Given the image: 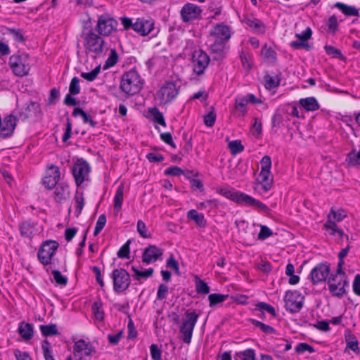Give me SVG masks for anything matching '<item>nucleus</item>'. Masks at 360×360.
Returning <instances> with one entry per match:
<instances>
[{"label": "nucleus", "mask_w": 360, "mask_h": 360, "mask_svg": "<svg viewBox=\"0 0 360 360\" xmlns=\"http://www.w3.org/2000/svg\"><path fill=\"white\" fill-rule=\"evenodd\" d=\"M59 243L54 240L44 241L38 250L37 258L44 266L51 264L52 259L58 249Z\"/></svg>", "instance_id": "obj_8"}, {"label": "nucleus", "mask_w": 360, "mask_h": 360, "mask_svg": "<svg viewBox=\"0 0 360 360\" xmlns=\"http://www.w3.org/2000/svg\"><path fill=\"white\" fill-rule=\"evenodd\" d=\"M281 72H278L274 76H271L270 75H265L264 77V86L266 89L271 90L278 87L281 83Z\"/></svg>", "instance_id": "obj_26"}, {"label": "nucleus", "mask_w": 360, "mask_h": 360, "mask_svg": "<svg viewBox=\"0 0 360 360\" xmlns=\"http://www.w3.org/2000/svg\"><path fill=\"white\" fill-rule=\"evenodd\" d=\"M163 255V250L156 245H149L142 255V262L146 264L155 262Z\"/></svg>", "instance_id": "obj_19"}, {"label": "nucleus", "mask_w": 360, "mask_h": 360, "mask_svg": "<svg viewBox=\"0 0 360 360\" xmlns=\"http://www.w3.org/2000/svg\"><path fill=\"white\" fill-rule=\"evenodd\" d=\"M18 118L12 114L6 115L4 120L1 119L0 137L6 139L13 135L17 124Z\"/></svg>", "instance_id": "obj_15"}, {"label": "nucleus", "mask_w": 360, "mask_h": 360, "mask_svg": "<svg viewBox=\"0 0 360 360\" xmlns=\"http://www.w3.org/2000/svg\"><path fill=\"white\" fill-rule=\"evenodd\" d=\"M346 161L350 167L360 166V151L352 150L347 157Z\"/></svg>", "instance_id": "obj_38"}, {"label": "nucleus", "mask_w": 360, "mask_h": 360, "mask_svg": "<svg viewBox=\"0 0 360 360\" xmlns=\"http://www.w3.org/2000/svg\"><path fill=\"white\" fill-rule=\"evenodd\" d=\"M117 22L113 18L101 15L98 18L96 31L101 36H108L116 29Z\"/></svg>", "instance_id": "obj_14"}, {"label": "nucleus", "mask_w": 360, "mask_h": 360, "mask_svg": "<svg viewBox=\"0 0 360 360\" xmlns=\"http://www.w3.org/2000/svg\"><path fill=\"white\" fill-rule=\"evenodd\" d=\"M179 88L173 81L165 82L155 94V100L160 105L171 103L179 94Z\"/></svg>", "instance_id": "obj_7"}, {"label": "nucleus", "mask_w": 360, "mask_h": 360, "mask_svg": "<svg viewBox=\"0 0 360 360\" xmlns=\"http://www.w3.org/2000/svg\"><path fill=\"white\" fill-rule=\"evenodd\" d=\"M111 277L113 281V289L117 293L125 291L129 286L131 278L129 274L124 269H115Z\"/></svg>", "instance_id": "obj_9"}, {"label": "nucleus", "mask_w": 360, "mask_h": 360, "mask_svg": "<svg viewBox=\"0 0 360 360\" xmlns=\"http://www.w3.org/2000/svg\"><path fill=\"white\" fill-rule=\"evenodd\" d=\"M41 349L45 360H55L52 355L50 342L47 340H43L41 343Z\"/></svg>", "instance_id": "obj_48"}, {"label": "nucleus", "mask_w": 360, "mask_h": 360, "mask_svg": "<svg viewBox=\"0 0 360 360\" xmlns=\"http://www.w3.org/2000/svg\"><path fill=\"white\" fill-rule=\"evenodd\" d=\"M29 55L22 53L10 56L8 65L13 73L18 77H24L29 74L30 67L28 63Z\"/></svg>", "instance_id": "obj_6"}, {"label": "nucleus", "mask_w": 360, "mask_h": 360, "mask_svg": "<svg viewBox=\"0 0 360 360\" xmlns=\"http://www.w3.org/2000/svg\"><path fill=\"white\" fill-rule=\"evenodd\" d=\"M164 174L166 176L172 177H180L184 176V178L188 180H195L194 178L198 176V172L193 170H183L177 166H172L167 168L164 171Z\"/></svg>", "instance_id": "obj_20"}, {"label": "nucleus", "mask_w": 360, "mask_h": 360, "mask_svg": "<svg viewBox=\"0 0 360 360\" xmlns=\"http://www.w3.org/2000/svg\"><path fill=\"white\" fill-rule=\"evenodd\" d=\"M102 302L99 300L94 302L91 307L96 319L101 321L104 319V311L102 309Z\"/></svg>", "instance_id": "obj_39"}, {"label": "nucleus", "mask_w": 360, "mask_h": 360, "mask_svg": "<svg viewBox=\"0 0 360 360\" xmlns=\"http://www.w3.org/2000/svg\"><path fill=\"white\" fill-rule=\"evenodd\" d=\"M248 104V98L245 96H238L235 100V108L242 112L246 113V105Z\"/></svg>", "instance_id": "obj_43"}, {"label": "nucleus", "mask_w": 360, "mask_h": 360, "mask_svg": "<svg viewBox=\"0 0 360 360\" xmlns=\"http://www.w3.org/2000/svg\"><path fill=\"white\" fill-rule=\"evenodd\" d=\"M323 228L326 230H330V235L332 236H335V233L339 229L335 221H333L330 218V215H328V219L323 225Z\"/></svg>", "instance_id": "obj_58"}, {"label": "nucleus", "mask_w": 360, "mask_h": 360, "mask_svg": "<svg viewBox=\"0 0 360 360\" xmlns=\"http://www.w3.org/2000/svg\"><path fill=\"white\" fill-rule=\"evenodd\" d=\"M80 92L79 79L74 77L70 84L69 93L72 95H77Z\"/></svg>", "instance_id": "obj_54"}, {"label": "nucleus", "mask_w": 360, "mask_h": 360, "mask_svg": "<svg viewBox=\"0 0 360 360\" xmlns=\"http://www.w3.org/2000/svg\"><path fill=\"white\" fill-rule=\"evenodd\" d=\"M101 71V66L98 65L92 71L90 72H82L81 77L84 79H86L89 82H92L96 79L98 75Z\"/></svg>", "instance_id": "obj_53"}, {"label": "nucleus", "mask_w": 360, "mask_h": 360, "mask_svg": "<svg viewBox=\"0 0 360 360\" xmlns=\"http://www.w3.org/2000/svg\"><path fill=\"white\" fill-rule=\"evenodd\" d=\"M8 33L13 36V39L15 41L18 43H24L25 38L22 33V31L20 29L15 28H8Z\"/></svg>", "instance_id": "obj_50"}, {"label": "nucleus", "mask_w": 360, "mask_h": 360, "mask_svg": "<svg viewBox=\"0 0 360 360\" xmlns=\"http://www.w3.org/2000/svg\"><path fill=\"white\" fill-rule=\"evenodd\" d=\"M131 270L134 272V274L132 275L133 278L138 281L139 283H141V281L143 279H147L148 278L151 277L154 273V269L153 268L141 271L138 267L133 266L131 267Z\"/></svg>", "instance_id": "obj_27"}, {"label": "nucleus", "mask_w": 360, "mask_h": 360, "mask_svg": "<svg viewBox=\"0 0 360 360\" xmlns=\"http://www.w3.org/2000/svg\"><path fill=\"white\" fill-rule=\"evenodd\" d=\"M299 103L307 111H315L320 108L318 101L314 97L301 98Z\"/></svg>", "instance_id": "obj_31"}, {"label": "nucleus", "mask_w": 360, "mask_h": 360, "mask_svg": "<svg viewBox=\"0 0 360 360\" xmlns=\"http://www.w3.org/2000/svg\"><path fill=\"white\" fill-rule=\"evenodd\" d=\"M330 269L328 263H319L311 269L309 278L314 285H317L327 280L330 276Z\"/></svg>", "instance_id": "obj_11"}, {"label": "nucleus", "mask_w": 360, "mask_h": 360, "mask_svg": "<svg viewBox=\"0 0 360 360\" xmlns=\"http://www.w3.org/2000/svg\"><path fill=\"white\" fill-rule=\"evenodd\" d=\"M216 191L219 194L224 196L226 198L229 199L238 205L252 207L264 212H268L269 210V207L261 201L255 199L248 194L238 191L234 188L226 187L217 188Z\"/></svg>", "instance_id": "obj_1"}, {"label": "nucleus", "mask_w": 360, "mask_h": 360, "mask_svg": "<svg viewBox=\"0 0 360 360\" xmlns=\"http://www.w3.org/2000/svg\"><path fill=\"white\" fill-rule=\"evenodd\" d=\"M130 243L131 240H128L119 250L117 252V257L119 258H129L130 253Z\"/></svg>", "instance_id": "obj_55"}, {"label": "nucleus", "mask_w": 360, "mask_h": 360, "mask_svg": "<svg viewBox=\"0 0 360 360\" xmlns=\"http://www.w3.org/2000/svg\"><path fill=\"white\" fill-rule=\"evenodd\" d=\"M18 332L25 340H31L34 335L32 325L25 322L20 323Z\"/></svg>", "instance_id": "obj_28"}, {"label": "nucleus", "mask_w": 360, "mask_h": 360, "mask_svg": "<svg viewBox=\"0 0 360 360\" xmlns=\"http://www.w3.org/2000/svg\"><path fill=\"white\" fill-rule=\"evenodd\" d=\"M154 20L151 18H138L134 22V31L141 36H148L154 30Z\"/></svg>", "instance_id": "obj_16"}, {"label": "nucleus", "mask_w": 360, "mask_h": 360, "mask_svg": "<svg viewBox=\"0 0 360 360\" xmlns=\"http://www.w3.org/2000/svg\"><path fill=\"white\" fill-rule=\"evenodd\" d=\"M243 22L257 34H263L265 32L264 24L259 19L253 17H245Z\"/></svg>", "instance_id": "obj_23"}, {"label": "nucleus", "mask_w": 360, "mask_h": 360, "mask_svg": "<svg viewBox=\"0 0 360 360\" xmlns=\"http://www.w3.org/2000/svg\"><path fill=\"white\" fill-rule=\"evenodd\" d=\"M19 229L21 236L25 238H32L37 233L34 224L29 221L22 222Z\"/></svg>", "instance_id": "obj_25"}, {"label": "nucleus", "mask_w": 360, "mask_h": 360, "mask_svg": "<svg viewBox=\"0 0 360 360\" xmlns=\"http://www.w3.org/2000/svg\"><path fill=\"white\" fill-rule=\"evenodd\" d=\"M151 357L153 360H162V352L156 344H153L150 347Z\"/></svg>", "instance_id": "obj_64"}, {"label": "nucleus", "mask_w": 360, "mask_h": 360, "mask_svg": "<svg viewBox=\"0 0 360 360\" xmlns=\"http://www.w3.org/2000/svg\"><path fill=\"white\" fill-rule=\"evenodd\" d=\"M240 360H255V352L252 349H247L236 354Z\"/></svg>", "instance_id": "obj_46"}, {"label": "nucleus", "mask_w": 360, "mask_h": 360, "mask_svg": "<svg viewBox=\"0 0 360 360\" xmlns=\"http://www.w3.org/2000/svg\"><path fill=\"white\" fill-rule=\"evenodd\" d=\"M273 181H254V189L259 194H264L271 189Z\"/></svg>", "instance_id": "obj_35"}, {"label": "nucleus", "mask_w": 360, "mask_h": 360, "mask_svg": "<svg viewBox=\"0 0 360 360\" xmlns=\"http://www.w3.org/2000/svg\"><path fill=\"white\" fill-rule=\"evenodd\" d=\"M149 112L152 115L155 122L164 127L166 126V122L163 114L157 108L150 109Z\"/></svg>", "instance_id": "obj_42"}, {"label": "nucleus", "mask_w": 360, "mask_h": 360, "mask_svg": "<svg viewBox=\"0 0 360 360\" xmlns=\"http://www.w3.org/2000/svg\"><path fill=\"white\" fill-rule=\"evenodd\" d=\"M199 318V314L195 310L187 309L182 319L179 331L182 335L181 340L186 344H190L195 326Z\"/></svg>", "instance_id": "obj_5"}, {"label": "nucleus", "mask_w": 360, "mask_h": 360, "mask_svg": "<svg viewBox=\"0 0 360 360\" xmlns=\"http://www.w3.org/2000/svg\"><path fill=\"white\" fill-rule=\"evenodd\" d=\"M250 321L254 326L259 328L263 333L266 334H273L276 333V330L273 327L266 325L259 321L251 319Z\"/></svg>", "instance_id": "obj_41"}, {"label": "nucleus", "mask_w": 360, "mask_h": 360, "mask_svg": "<svg viewBox=\"0 0 360 360\" xmlns=\"http://www.w3.org/2000/svg\"><path fill=\"white\" fill-rule=\"evenodd\" d=\"M210 35L216 40L227 42L231 37L229 26L223 24H217L211 30Z\"/></svg>", "instance_id": "obj_21"}, {"label": "nucleus", "mask_w": 360, "mask_h": 360, "mask_svg": "<svg viewBox=\"0 0 360 360\" xmlns=\"http://www.w3.org/2000/svg\"><path fill=\"white\" fill-rule=\"evenodd\" d=\"M90 170L89 164L86 160L79 159L74 164L72 172L75 180H85Z\"/></svg>", "instance_id": "obj_18"}, {"label": "nucleus", "mask_w": 360, "mask_h": 360, "mask_svg": "<svg viewBox=\"0 0 360 360\" xmlns=\"http://www.w3.org/2000/svg\"><path fill=\"white\" fill-rule=\"evenodd\" d=\"M117 60L118 54L117 53V51L115 49H111L110 56H108L104 64L103 69L106 70L109 68L114 66L117 63Z\"/></svg>", "instance_id": "obj_44"}, {"label": "nucleus", "mask_w": 360, "mask_h": 360, "mask_svg": "<svg viewBox=\"0 0 360 360\" xmlns=\"http://www.w3.org/2000/svg\"><path fill=\"white\" fill-rule=\"evenodd\" d=\"M350 249V246L347 245L345 248H343L338 254V262L337 269H343V265L345 264L344 258L347 255L348 252Z\"/></svg>", "instance_id": "obj_59"}, {"label": "nucleus", "mask_w": 360, "mask_h": 360, "mask_svg": "<svg viewBox=\"0 0 360 360\" xmlns=\"http://www.w3.org/2000/svg\"><path fill=\"white\" fill-rule=\"evenodd\" d=\"M195 288L198 294L207 295L210 292V287L207 283L198 278L195 280Z\"/></svg>", "instance_id": "obj_45"}, {"label": "nucleus", "mask_w": 360, "mask_h": 360, "mask_svg": "<svg viewBox=\"0 0 360 360\" xmlns=\"http://www.w3.org/2000/svg\"><path fill=\"white\" fill-rule=\"evenodd\" d=\"M229 297V295H222L219 293H212L208 296L209 306L212 307L218 304H220Z\"/></svg>", "instance_id": "obj_37"}, {"label": "nucleus", "mask_w": 360, "mask_h": 360, "mask_svg": "<svg viewBox=\"0 0 360 360\" xmlns=\"http://www.w3.org/2000/svg\"><path fill=\"white\" fill-rule=\"evenodd\" d=\"M53 278L58 285H65L68 283V278L63 276L60 271L58 270H53L52 271Z\"/></svg>", "instance_id": "obj_63"}, {"label": "nucleus", "mask_w": 360, "mask_h": 360, "mask_svg": "<svg viewBox=\"0 0 360 360\" xmlns=\"http://www.w3.org/2000/svg\"><path fill=\"white\" fill-rule=\"evenodd\" d=\"M214 107H211V110L204 116V123L207 127H212L216 120V115L214 112Z\"/></svg>", "instance_id": "obj_57"}, {"label": "nucleus", "mask_w": 360, "mask_h": 360, "mask_svg": "<svg viewBox=\"0 0 360 360\" xmlns=\"http://www.w3.org/2000/svg\"><path fill=\"white\" fill-rule=\"evenodd\" d=\"M226 43L223 41L214 39V43L210 46L212 53L218 54V56H214V60H219L223 57V53L225 49Z\"/></svg>", "instance_id": "obj_33"}, {"label": "nucleus", "mask_w": 360, "mask_h": 360, "mask_svg": "<svg viewBox=\"0 0 360 360\" xmlns=\"http://www.w3.org/2000/svg\"><path fill=\"white\" fill-rule=\"evenodd\" d=\"M202 13L200 8L193 4H185L181 10V16L184 22H188L198 18Z\"/></svg>", "instance_id": "obj_17"}, {"label": "nucleus", "mask_w": 360, "mask_h": 360, "mask_svg": "<svg viewBox=\"0 0 360 360\" xmlns=\"http://www.w3.org/2000/svg\"><path fill=\"white\" fill-rule=\"evenodd\" d=\"M260 165L261 172L259 176H261L262 180H268L271 167V158L267 155L263 157L260 162Z\"/></svg>", "instance_id": "obj_30"}, {"label": "nucleus", "mask_w": 360, "mask_h": 360, "mask_svg": "<svg viewBox=\"0 0 360 360\" xmlns=\"http://www.w3.org/2000/svg\"><path fill=\"white\" fill-rule=\"evenodd\" d=\"M83 351L86 355H91L95 352L93 346L85 340H79L75 342L73 347L74 356H76L77 353H80Z\"/></svg>", "instance_id": "obj_24"}, {"label": "nucleus", "mask_w": 360, "mask_h": 360, "mask_svg": "<svg viewBox=\"0 0 360 360\" xmlns=\"http://www.w3.org/2000/svg\"><path fill=\"white\" fill-rule=\"evenodd\" d=\"M256 307H257V309H261L263 312L266 311V312L272 315L274 317H276L277 316L274 307L269 304L260 302L256 304Z\"/></svg>", "instance_id": "obj_56"}, {"label": "nucleus", "mask_w": 360, "mask_h": 360, "mask_svg": "<svg viewBox=\"0 0 360 360\" xmlns=\"http://www.w3.org/2000/svg\"><path fill=\"white\" fill-rule=\"evenodd\" d=\"M304 297L297 291H287L284 297L286 309L291 313H297L303 306Z\"/></svg>", "instance_id": "obj_10"}, {"label": "nucleus", "mask_w": 360, "mask_h": 360, "mask_svg": "<svg viewBox=\"0 0 360 360\" xmlns=\"http://www.w3.org/2000/svg\"><path fill=\"white\" fill-rule=\"evenodd\" d=\"M187 217L190 220H193L200 227H205L207 221L203 214L198 213L195 210H191L187 214Z\"/></svg>", "instance_id": "obj_32"}, {"label": "nucleus", "mask_w": 360, "mask_h": 360, "mask_svg": "<svg viewBox=\"0 0 360 360\" xmlns=\"http://www.w3.org/2000/svg\"><path fill=\"white\" fill-rule=\"evenodd\" d=\"M60 169L56 165H51L46 173V178H49L51 180H59L60 179Z\"/></svg>", "instance_id": "obj_47"}, {"label": "nucleus", "mask_w": 360, "mask_h": 360, "mask_svg": "<svg viewBox=\"0 0 360 360\" xmlns=\"http://www.w3.org/2000/svg\"><path fill=\"white\" fill-rule=\"evenodd\" d=\"M261 53L265 58L271 61H275L276 60V53L271 47L268 46L266 44L262 47Z\"/></svg>", "instance_id": "obj_49"}, {"label": "nucleus", "mask_w": 360, "mask_h": 360, "mask_svg": "<svg viewBox=\"0 0 360 360\" xmlns=\"http://www.w3.org/2000/svg\"><path fill=\"white\" fill-rule=\"evenodd\" d=\"M334 7L339 9L344 15L347 16H359V9L354 6L347 5L341 2H336Z\"/></svg>", "instance_id": "obj_29"}, {"label": "nucleus", "mask_w": 360, "mask_h": 360, "mask_svg": "<svg viewBox=\"0 0 360 360\" xmlns=\"http://www.w3.org/2000/svg\"><path fill=\"white\" fill-rule=\"evenodd\" d=\"M124 189V184L122 183L117 188L115 198H114V209L117 212L120 211L122 202H123V193Z\"/></svg>", "instance_id": "obj_34"}, {"label": "nucleus", "mask_w": 360, "mask_h": 360, "mask_svg": "<svg viewBox=\"0 0 360 360\" xmlns=\"http://www.w3.org/2000/svg\"><path fill=\"white\" fill-rule=\"evenodd\" d=\"M74 200L76 204L75 205V212L77 217H78L84 206V198L83 196V193H79L78 191L76 192V194L74 197Z\"/></svg>", "instance_id": "obj_40"}, {"label": "nucleus", "mask_w": 360, "mask_h": 360, "mask_svg": "<svg viewBox=\"0 0 360 360\" xmlns=\"http://www.w3.org/2000/svg\"><path fill=\"white\" fill-rule=\"evenodd\" d=\"M42 111L40 104L38 102L30 101L21 108L18 113V118L25 121L30 117H40Z\"/></svg>", "instance_id": "obj_13"}, {"label": "nucleus", "mask_w": 360, "mask_h": 360, "mask_svg": "<svg viewBox=\"0 0 360 360\" xmlns=\"http://www.w3.org/2000/svg\"><path fill=\"white\" fill-rule=\"evenodd\" d=\"M144 84L137 70L134 68L124 72L121 78L120 88L128 96H133L140 92Z\"/></svg>", "instance_id": "obj_2"}, {"label": "nucleus", "mask_w": 360, "mask_h": 360, "mask_svg": "<svg viewBox=\"0 0 360 360\" xmlns=\"http://www.w3.org/2000/svg\"><path fill=\"white\" fill-rule=\"evenodd\" d=\"M82 37L84 38L86 54L94 53V58H96L103 53L105 41L102 36L90 30L87 33L83 32Z\"/></svg>", "instance_id": "obj_4"}, {"label": "nucleus", "mask_w": 360, "mask_h": 360, "mask_svg": "<svg viewBox=\"0 0 360 360\" xmlns=\"http://www.w3.org/2000/svg\"><path fill=\"white\" fill-rule=\"evenodd\" d=\"M192 58L194 72L198 75L203 74L210 61L209 56L200 49L193 53Z\"/></svg>", "instance_id": "obj_12"}, {"label": "nucleus", "mask_w": 360, "mask_h": 360, "mask_svg": "<svg viewBox=\"0 0 360 360\" xmlns=\"http://www.w3.org/2000/svg\"><path fill=\"white\" fill-rule=\"evenodd\" d=\"M105 224H106V217L105 214H103L100 215L97 219L96 226L94 229V236H98L101 233V231L104 228Z\"/></svg>", "instance_id": "obj_52"}, {"label": "nucleus", "mask_w": 360, "mask_h": 360, "mask_svg": "<svg viewBox=\"0 0 360 360\" xmlns=\"http://www.w3.org/2000/svg\"><path fill=\"white\" fill-rule=\"evenodd\" d=\"M327 283L332 296L342 298L346 295L345 288L349 285V280L343 269L339 271V269H337L335 273L330 275Z\"/></svg>", "instance_id": "obj_3"}, {"label": "nucleus", "mask_w": 360, "mask_h": 360, "mask_svg": "<svg viewBox=\"0 0 360 360\" xmlns=\"http://www.w3.org/2000/svg\"><path fill=\"white\" fill-rule=\"evenodd\" d=\"M229 148L232 154L236 155L244 150V146L242 145L240 141L235 140L229 143Z\"/></svg>", "instance_id": "obj_51"}, {"label": "nucleus", "mask_w": 360, "mask_h": 360, "mask_svg": "<svg viewBox=\"0 0 360 360\" xmlns=\"http://www.w3.org/2000/svg\"><path fill=\"white\" fill-rule=\"evenodd\" d=\"M39 329L42 335L46 338L58 334V330L56 324L51 323L49 325H40Z\"/></svg>", "instance_id": "obj_36"}, {"label": "nucleus", "mask_w": 360, "mask_h": 360, "mask_svg": "<svg viewBox=\"0 0 360 360\" xmlns=\"http://www.w3.org/2000/svg\"><path fill=\"white\" fill-rule=\"evenodd\" d=\"M169 291L168 286L165 283L160 284L157 292V300H162L166 298Z\"/></svg>", "instance_id": "obj_61"}, {"label": "nucleus", "mask_w": 360, "mask_h": 360, "mask_svg": "<svg viewBox=\"0 0 360 360\" xmlns=\"http://www.w3.org/2000/svg\"><path fill=\"white\" fill-rule=\"evenodd\" d=\"M328 30L332 33H335L338 28V22L335 15L330 16L327 22Z\"/></svg>", "instance_id": "obj_62"}, {"label": "nucleus", "mask_w": 360, "mask_h": 360, "mask_svg": "<svg viewBox=\"0 0 360 360\" xmlns=\"http://www.w3.org/2000/svg\"><path fill=\"white\" fill-rule=\"evenodd\" d=\"M70 195L69 186L65 181H58L54 191V199L56 202L65 200Z\"/></svg>", "instance_id": "obj_22"}, {"label": "nucleus", "mask_w": 360, "mask_h": 360, "mask_svg": "<svg viewBox=\"0 0 360 360\" xmlns=\"http://www.w3.org/2000/svg\"><path fill=\"white\" fill-rule=\"evenodd\" d=\"M273 234V231L269 227H267L265 225H261L260 231L258 234L257 238L259 240H263L271 236Z\"/></svg>", "instance_id": "obj_60"}]
</instances>
